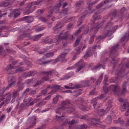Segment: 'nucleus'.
Returning <instances> with one entry per match:
<instances>
[{
    "label": "nucleus",
    "mask_w": 129,
    "mask_h": 129,
    "mask_svg": "<svg viewBox=\"0 0 129 129\" xmlns=\"http://www.w3.org/2000/svg\"><path fill=\"white\" fill-rule=\"evenodd\" d=\"M119 49V44L117 43L115 46H112L110 50V57L111 58L112 61L111 63H112L114 64L113 67H115V65L117 64V61L114 58L116 56H118V49Z\"/></svg>",
    "instance_id": "nucleus-1"
},
{
    "label": "nucleus",
    "mask_w": 129,
    "mask_h": 129,
    "mask_svg": "<svg viewBox=\"0 0 129 129\" xmlns=\"http://www.w3.org/2000/svg\"><path fill=\"white\" fill-rule=\"evenodd\" d=\"M42 2L43 1L41 0H38L37 1L35 2H31L30 4H29L26 7V15H29V14L33 13V12H34V10H36V7L33 6V5H39V4H41Z\"/></svg>",
    "instance_id": "nucleus-2"
},
{
    "label": "nucleus",
    "mask_w": 129,
    "mask_h": 129,
    "mask_svg": "<svg viewBox=\"0 0 129 129\" xmlns=\"http://www.w3.org/2000/svg\"><path fill=\"white\" fill-rule=\"evenodd\" d=\"M119 89V87L117 85H111L110 87H103V90L104 91V93L106 94L108 91H110L112 90L114 93V94H117L118 93V90Z\"/></svg>",
    "instance_id": "nucleus-3"
},
{
    "label": "nucleus",
    "mask_w": 129,
    "mask_h": 129,
    "mask_svg": "<svg viewBox=\"0 0 129 129\" xmlns=\"http://www.w3.org/2000/svg\"><path fill=\"white\" fill-rule=\"evenodd\" d=\"M87 122L89 125H97L98 122H100V119L96 118H89Z\"/></svg>",
    "instance_id": "nucleus-4"
},
{
    "label": "nucleus",
    "mask_w": 129,
    "mask_h": 129,
    "mask_svg": "<svg viewBox=\"0 0 129 129\" xmlns=\"http://www.w3.org/2000/svg\"><path fill=\"white\" fill-rule=\"evenodd\" d=\"M112 103V101L109 100L105 105L106 109L105 110L104 109H99V112H105V113L108 112L110 108L112 107V105H111Z\"/></svg>",
    "instance_id": "nucleus-5"
},
{
    "label": "nucleus",
    "mask_w": 129,
    "mask_h": 129,
    "mask_svg": "<svg viewBox=\"0 0 129 129\" xmlns=\"http://www.w3.org/2000/svg\"><path fill=\"white\" fill-rule=\"evenodd\" d=\"M75 123H78V121L73 119L71 121H69L67 119H66L64 122L62 123V125H66V124H70L69 125V128L71 129V125H73V124H75Z\"/></svg>",
    "instance_id": "nucleus-6"
},
{
    "label": "nucleus",
    "mask_w": 129,
    "mask_h": 129,
    "mask_svg": "<svg viewBox=\"0 0 129 129\" xmlns=\"http://www.w3.org/2000/svg\"><path fill=\"white\" fill-rule=\"evenodd\" d=\"M49 80V77H45L41 79V80L38 81L37 83L34 85V87H37L41 85L42 83H44V81H47Z\"/></svg>",
    "instance_id": "nucleus-7"
},
{
    "label": "nucleus",
    "mask_w": 129,
    "mask_h": 129,
    "mask_svg": "<svg viewBox=\"0 0 129 129\" xmlns=\"http://www.w3.org/2000/svg\"><path fill=\"white\" fill-rule=\"evenodd\" d=\"M21 21H25L28 24H30L32 22H34V17L30 16H25L21 19Z\"/></svg>",
    "instance_id": "nucleus-8"
},
{
    "label": "nucleus",
    "mask_w": 129,
    "mask_h": 129,
    "mask_svg": "<svg viewBox=\"0 0 129 129\" xmlns=\"http://www.w3.org/2000/svg\"><path fill=\"white\" fill-rule=\"evenodd\" d=\"M36 119L37 118L35 116L28 119V122L31 123V124L29 125V127H33V125H36Z\"/></svg>",
    "instance_id": "nucleus-9"
},
{
    "label": "nucleus",
    "mask_w": 129,
    "mask_h": 129,
    "mask_svg": "<svg viewBox=\"0 0 129 129\" xmlns=\"http://www.w3.org/2000/svg\"><path fill=\"white\" fill-rule=\"evenodd\" d=\"M129 108V103L127 102H124L123 103V105L120 108V109L122 112L125 111Z\"/></svg>",
    "instance_id": "nucleus-10"
},
{
    "label": "nucleus",
    "mask_w": 129,
    "mask_h": 129,
    "mask_svg": "<svg viewBox=\"0 0 129 129\" xmlns=\"http://www.w3.org/2000/svg\"><path fill=\"white\" fill-rule=\"evenodd\" d=\"M42 36H43V34H40L38 35H36L33 37L29 35V39H30V40H32V41H39V40H40V38L42 37Z\"/></svg>",
    "instance_id": "nucleus-11"
},
{
    "label": "nucleus",
    "mask_w": 129,
    "mask_h": 129,
    "mask_svg": "<svg viewBox=\"0 0 129 129\" xmlns=\"http://www.w3.org/2000/svg\"><path fill=\"white\" fill-rule=\"evenodd\" d=\"M118 27V26L117 25H116L113 27V29L112 30H108L106 34H105L106 37H110L111 35H112L113 33L115 32V31H116V29H117Z\"/></svg>",
    "instance_id": "nucleus-12"
},
{
    "label": "nucleus",
    "mask_w": 129,
    "mask_h": 129,
    "mask_svg": "<svg viewBox=\"0 0 129 129\" xmlns=\"http://www.w3.org/2000/svg\"><path fill=\"white\" fill-rule=\"evenodd\" d=\"M77 66L78 67L77 69V72H79V71H80V70L85 66V64L83 62V61L80 60L77 63Z\"/></svg>",
    "instance_id": "nucleus-13"
},
{
    "label": "nucleus",
    "mask_w": 129,
    "mask_h": 129,
    "mask_svg": "<svg viewBox=\"0 0 129 129\" xmlns=\"http://www.w3.org/2000/svg\"><path fill=\"white\" fill-rule=\"evenodd\" d=\"M11 5H13V1L11 0H8L7 2H1L0 3V7H4V8H6V7H8V6H11Z\"/></svg>",
    "instance_id": "nucleus-14"
},
{
    "label": "nucleus",
    "mask_w": 129,
    "mask_h": 129,
    "mask_svg": "<svg viewBox=\"0 0 129 129\" xmlns=\"http://www.w3.org/2000/svg\"><path fill=\"white\" fill-rule=\"evenodd\" d=\"M67 54H68V52H63L59 55L58 58L60 59V62H63L64 63L66 62V59H65V58Z\"/></svg>",
    "instance_id": "nucleus-15"
},
{
    "label": "nucleus",
    "mask_w": 129,
    "mask_h": 129,
    "mask_svg": "<svg viewBox=\"0 0 129 129\" xmlns=\"http://www.w3.org/2000/svg\"><path fill=\"white\" fill-rule=\"evenodd\" d=\"M5 96L6 97L5 102L6 104H8L10 101H11V98H12V94H11V92H8L5 94Z\"/></svg>",
    "instance_id": "nucleus-16"
},
{
    "label": "nucleus",
    "mask_w": 129,
    "mask_h": 129,
    "mask_svg": "<svg viewBox=\"0 0 129 129\" xmlns=\"http://www.w3.org/2000/svg\"><path fill=\"white\" fill-rule=\"evenodd\" d=\"M53 59H50L49 60L47 61H42V60L41 59H38L37 60V62L38 63V64H39L40 65H46V64H49V63H51V62H53Z\"/></svg>",
    "instance_id": "nucleus-17"
},
{
    "label": "nucleus",
    "mask_w": 129,
    "mask_h": 129,
    "mask_svg": "<svg viewBox=\"0 0 129 129\" xmlns=\"http://www.w3.org/2000/svg\"><path fill=\"white\" fill-rule=\"evenodd\" d=\"M101 67H102L103 69H105V67L102 66V64L99 62L92 69V70L93 71H94V70H98V69H100Z\"/></svg>",
    "instance_id": "nucleus-18"
},
{
    "label": "nucleus",
    "mask_w": 129,
    "mask_h": 129,
    "mask_svg": "<svg viewBox=\"0 0 129 129\" xmlns=\"http://www.w3.org/2000/svg\"><path fill=\"white\" fill-rule=\"evenodd\" d=\"M86 17V15L84 14L83 16L81 17L80 18H79V21L77 23V26L78 27H79V26L81 25V24L83 23V21H84V19H85V17Z\"/></svg>",
    "instance_id": "nucleus-19"
},
{
    "label": "nucleus",
    "mask_w": 129,
    "mask_h": 129,
    "mask_svg": "<svg viewBox=\"0 0 129 129\" xmlns=\"http://www.w3.org/2000/svg\"><path fill=\"white\" fill-rule=\"evenodd\" d=\"M34 73H35V72L34 71L33 72L30 71V72H26L23 74V76L25 78H27V77H30L31 76H33Z\"/></svg>",
    "instance_id": "nucleus-20"
},
{
    "label": "nucleus",
    "mask_w": 129,
    "mask_h": 129,
    "mask_svg": "<svg viewBox=\"0 0 129 129\" xmlns=\"http://www.w3.org/2000/svg\"><path fill=\"white\" fill-rule=\"evenodd\" d=\"M26 32H27V31H25L24 34L18 36L17 38V40L20 41V40H22V39H23V38H25L26 37H28V38H29V35H30V33H26Z\"/></svg>",
    "instance_id": "nucleus-21"
},
{
    "label": "nucleus",
    "mask_w": 129,
    "mask_h": 129,
    "mask_svg": "<svg viewBox=\"0 0 129 129\" xmlns=\"http://www.w3.org/2000/svg\"><path fill=\"white\" fill-rule=\"evenodd\" d=\"M70 104V102L68 101H63L61 102V107H63V109L66 110V108H68V107H66L67 105H69Z\"/></svg>",
    "instance_id": "nucleus-22"
},
{
    "label": "nucleus",
    "mask_w": 129,
    "mask_h": 129,
    "mask_svg": "<svg viewBox=\"0 0 129 129\" xmlns=\"http://www.w3.org/2000/svg\"><path fill=\"white\" fill-rule=\"evenodd\" d=\"M15 84H16V82L15 81L12 82V83H10L7 87H4L3 88L4 91L2 92L1 93H5V91H6V90H7V89H9V88H11V87H12L13 85H15Z\"/></svg>",
    "instance_id": "nucleus-23"
},
{
    "label": "nucleus",
    "mask_w": 129,
    "mask_h": 129,
    "mask_svg": "<svg viewBox=\"0 0 129 129\" xmlns=\"http://www.w3.org/2000/svg\"><path fill=\"white\" fill-rule=\"evenodd\" d=\"M58 38L60 40H67L68 39V33L66 32L62 35H59Z\"/></svg>",
    "instance_id": "nucleus-24"
},
{
    "label": "nucleus",
    "mask_w": 129,
    "mask_h": 129,
    "mask_svg": "<svg viewBox=\"0 0 129 129\" xmlns=\"http://www.w3.org/2000/svg\"><path fill=\"white\" fill-rule=\"evenodd\" d=\"M117 12L118 11L116 9L112 10L111 14H109V17H110V16H111L113 18H115V17H116Z\"/></svg>",
    "instance_id": "nucleus-25"
},
{
    "label": "nucleus",
    "mask_w": 129,
    "mask_h": 129,
    "mask_svg": "<svg viewBox=\"0 0 129 129\" xmlns=\"http://www.w3.org/2000/svg\"><path fill=\"white\" fill-rule=\"evenodd\" d=\"M42 73H43V74H45L46 75H47L46 76H45V77H47L48 76L49 78V76L53 75V73H54V71L51 70L50 71H44L42 72ZM48 80H49V78H48Z\"/></svg>",
    "instance_id": "nucleus-26"
},
{
    "label": "nucleus",
    "mask_w": 129,
    "mask_h": 129,
    "mask_svg": "<svg viewBox=\"0 0 129 129\" xmlns=\"http://www.w3.org/2000/svg\"><path fill=\"white\" fill-rule=\"evenodd\" d=\"M93 18L95 21H98V20H100V19H101V16L96 13L93 16Z\"/></svg>",
    "instance_id": "nucleus-27"
},
{
    "label": "nucleus",
    "mask_w": 129,
    "mask_h": 129,
    "mask_svg": "<svg viewBox=\"0 0 129 129\" xmlns=\"http://www.w3.org/2000/svg\"><path fill=\"white\" fill-rule=\"evenodd\" d=\"M65 88L67 89H77L80 88L81 86L79 85H75L73 87H68V86H64Z\"/></svg>",
    "instance_id": "nucleus-28"
},
{
    "label": "nucleus",
    "mask_w": 129,
    "mask_h": 129,
    "mask_svg": "<svg viewBox=\"0 0 129 129\" xmlns=\"http://www.w3.org/2000/svg\"><path fill=\"white\" fill-rule=\"evenodd\" d=\"M56 117L57 120H64L65 119V114H62L60 115H56Z\"/></svg>",
    "instance_id": "nucleus-29"
},
{
    "label": "nucleus",
    "mask_w": 129,
    "mask_h": 129,
    "mask_svg": "<svg viewBox=\"0 0 129 129\" xmlns=\"http://www.w3.org/2000/svg\"><path fill=\"white\" fill-rule=\"evenodd\" d=\"M114 123H120V124H123L124 123V121L123 119L118 118L117 120H115L113 121Z\"/></svg>",
    "instance_id": "nucleus-30"
},
{
    "label": "nucleus",
    "mask_w": 129,
    "mask_h": 129,
    "mask_svg": "<svg viewBox=\"0 0 129 129\" xmlns=\"http://www.w3.org/2000/svg\"><path fill=\"white\" fill-rule=\"evenodd\" d=\"M48 110H50V108H47L42 111H41L40 109H37L35 111H34V112H35V113H40V112H42L43 113L44 112H46V111H48Z\"/></svg>",
    "instance_id": "nucleus-31"
},
{
    "label": "nucleus",
    "mask_w": 129,
    "mask_h": 129,
    "mask_svg": "<svg viewBox=\"0 0 129 129\" xmlns=\"http://www.w3.org/2000/svg\"><path fill=\"white\" fill-rule=\"evenodd\" d=\"M103 77V74H102L99 77V78H98V79L97 80V81L95 83L96 86H97V85H98V84H100V83L101 82V81L102 80Z\"/></svg>",
    "instance_id": "nucleus-32"
},
{
    "label": "nucleus",
    "mask_w": 129,
    "mask_h": 129,
    "mask_svg": "<svg viewBox=\"0 0 129 129\" xmlns=\"http://www.w3.org/2000/svg\"><path fill=\"white\" fill-rule=\"evenodd\" d=\"M91 50H90L89 48H88V50H87V51H86V53L84 56V58L85 59H87V58H88V57H89V56H90V54L91 53Z\"/></svg>",
    "instance_id": "nucleus-33"
},
{
    "label": "nucleus",
    "mask_w": 129,
    "mask_h": 129,
    "mask_svg": "<svg viewBox=\"0 0 129 129\" xmlns=\"http://www.w3.org/2000/svg\"><path fill=\"white\" fill-rule=\"evenodd\" d=\"M13 14L14 18H18V16L21 15V12L18 10H15L14 11H13Z\"/></svg>",
    "instance_id": "nucleus-34"
},
{
    "label": "nucleus",
    "mask_w": 129,
    "mask_h": 129,
    "mask_svg": "<svg viewBox=\"0 0 129 129\" xmlns=\"http://www.w3.org/2000/svg\"><path fill=\"white\" fill-rule=\"evenodd\" d=\"M112 26H113V23L109 22L107 24L105 27V29H111L112 28H113V27H114L115 26L112 27Z\"/></svg>",
    "instance_id": "nucleus-35"
},
{
    "label": "nucleus",
    "mask_w": 129,
    "mask_h": 129,
    "mask_svg": "<svg viewBox=\"0 0 129 129\" xmlns=\"http://www.w3.org/2000/svg\"><path fill=\"white\" fill-rule=\"evenodd\" d=\"M65 110L68 111V112H74L75 111V109L72 107H69L68 108H66Z\"/></svg>",
    "instance_id": "nucleus-36"
},
{
    "label": "nucleus",
    "mask_w": 129,
    "mask_h": 129,
    "mask_svg": "<svg viewBox=\"0 0 129 129\" xmlns=\"http://www.w3.org/2000/svg\"><path fill=\"white\" fill-rule=\"evenodd\" d=\"M62 7V4L59 3L57 5V7H54V10L55 11L56 13H59L60 12V7Z\"/></svg>",
    "instance_id": "nucleus-37"
},
{
    "label": "nucleus",
    "mask_w": 129,
    "mask_h": 129,
    "mask_svg": "<svg viewBox=\"0 0 129 129\" xmlns=\"http://www.w3.org/2000/svg\"><path fill=\"white\" fill-rule=\"evenodd\" d=\"M63 110H65L64 109V107H60L55 110L56 113H62Z\"/></svg>",
    "instance_id": "nucleus-38"
},
{
    "label": "nucleus",
    "mask_w": 129,
    "mask_h": 129,
    "mask_svg": "<svg viewBox=\"0 0 129 129\" xmlns=\"http://www.w3.org/2000/svg\"><path fill=\"white\" fill-rule=\"evenodd\" d=\"M90 80L85 81L84 82V87H89V86H90Z\"/></svg>",
    "instance_id": "nucleus-39"
},
{
    "label": "nucleus",
    "mask_w": 129,
    "mask_h": 129,
    "mask_svg": "<svg viewBox=\"0 0 129 129\" xmlns=\"http://www.w3.org/2000/svg\"><path fill=\"white\" fill-rule=\"evenodd\" d=\"M30 91V88H27L22 93L23 97H26L27 96V93Z\"/></svg>",
    "instance_id": "nucleus-40"
},
{
    "label": "nucleus",
    "mask_w": 129,
    "mask_h": 129,
    "mask_svg": "<svg viewBox=\"0 0 129 129\" xmlns=\"http://www.w3.org/2000/svg\"><path fill=\"white\" fill-rule=\"evenodd\" d=\"M83 5H84V1H80L76 4V6L77 7H80L81 6H83Z\"/></svg>",
    "instance_id": "nucleus-41"
},
{
    "label": "nucleus",
    "mask_w": 129,
    "mask_h": 129,
    "mask_svg": "<svg viewBox=\"0 0 129 129\" xmlns=\"http://www.w3.org/2000/svg\"><path fill=\"white\" fill-rule=\"evenodd\" d=\"M54 56V52L47 53L45 54V56L46 58H51V57H53Z\"/></svg>",
    "instance_id": "nucleus-42"
},
{
    "label": "nucleus",
    "mask_w": 129,
    "mask_h": 129,
    "mask_svg": "<svg viewBox=\"0 0 129 129\" xmlns=\"http://www.w3.org/2000/svg\"><path fill=\"white\" fill-rule=\"evenodd\" d=\"M97 3V1H95L94 2L91 3V0L87 1V4L89 5V6H93L95 5V4Z\"/></svg>",
    "instance_id": "nucleus-43"
},
{
    "label": "nucleus",
    "mask_w": 129,
    "mask_h": 129,
    "mask_svg": "<svg viewBox=\"0 0 129 129\" xmlns=\"http://www.w3.org/2000/svg\"><path fill=\"white\" fill-rule=\"evenodd\" d=\"M115 80L113 78H112L110 80V83H114L115 81H118V77H115Z\"/></svg>",
    "instance_id": "nucleus-44"
},
{
    "label": "nucleus",
    "mask_w": 129,
    "mask_h": 129,
    "mask_svg": "<svg viewBox=\"0 0 129 129\" xmlns=\"http://www.w3.org/2000/svg\"><path fill=\"white\" fill-rule=\"evenodd\" d=\"M105 38H106V35L103 34L98 36L97 39L99 40H103V39H105Z\"/></svg>",
    "instance_id": "nucleus-45"
},
{
    "label": "nucleus",
    "mask_w": 129,
    "mask_h": 129,
    "mask_svg": "<svg viewBox=\"0 0 129 129\" xmlns=\"http://www.w3.org/2000/svg\"><path fill=\"white\" fill-rule=\"evenodd\" d=\"M45 8L42 9H39L37 11V14H38V15H43V14H44V12H45Z\"/></svg>",
    "instance_id": "nucleus-46"
},
{
    "label": "nucleus",
    "mask_w": 129,
    "mask_h": 129,
    "mask_svg": "<svg viewBox=\"0 0 129 129\" xmlns=\"http://www.w3.org/2000/svg\"><path fill=\"white\" fill-rule=\"evenodd\" d=\"M18 92H19V91L16 90L15 91H14L13 93L12 98H17V96H18Z\"/></svg>",
    "instance_id": "nucleus-47"
},
{
    "label": "nucleus",
    "mask_w": 129,
    "mask_h": 129,
    "mask_svg": "<svg viewBox=\"0 0 129 129\" xmlns=\"http://www.w3.org/2000/svg\"><path fill=\"white\" fill-rule=\"evenodd\" d=\"M14 67L12 66V64H10L9 66H7V67L6 68V71H10V70H12V69H13Z\"/></svg>",
    "instance_id": "nucleus-48"
},
{
    "label": "nucleus",
    "mask_w": 129,
    "mask_h": 129,
    "mask_svg": "<svg viewBox=\"0 0 129 129\" xmlns=\"http://www.w3.org/2000/svg\"><path fill=\"white\" fill-rule=\"evenodd\" d=\"M45 104H46V102H40L38 103L36 106H37V107H41V106H42V105H45Z\"/></svg>",
    "instance_id": "nucleus-49"
},
{
    "label": "nucleus",
    "mask_w": 129,
    "mask_h": 129,
    "mask_svg": "<svg viewBox=\"0 0 129 129\" xmlns=\"http://www.w3.org/2000/svg\"><path fill=\"white\" fill-rule=\"evenodd\" d=\"M84 28V27H81L79 28V29H78V30H77L76 31V35H78V34H80V33H81L82 29Z\"/></svg>",
    "instance_id": "nucleus-50"
},
{
    "label": "nucleus",
    "mask_w": 129,
    "mask_h": 129,
    "mask_svg": "<svg viewBox=\"0 0 129 129\" xmlns=\"http://www.w3.org/2000/svg\"><path fill=\"white\" fill-rule=\"evenodd\" d=\"M50 39L48 38H46L42 41L43 43H45V44H50Z\"/></svg>",
    "instance_id": "nucleus-51"
},
{
    "label": "nucleus",
    "mask_w": 129,
    "mask_h": 129,
    "mask_svg": "<svg viewBox=\"0 0 129 129\" xmlns=\"http://www.w3.org/2000/svg\"><path fill=\"white\" fill-rule=\"evenodd\" d=\"M120 12L121 13V14L122 15H123V14H124L125 13H126V9H125V7H123L120 10Z\"/></svg>",
    "instance_id": "nucleus-52"
},
{
    "label": "nucleus",
    "mask_w": 129,
    "mask_h": 129,
    "mask_svg": "<svg viewBox=\"0 0 129 129\" xmlns=\"http://www.w3.org/2000/svg\"><path fill=\"white\" fill-rule=\"evenodd\" d=\"M80 42V38H77L76 41L75 43L74 47H76L79 45V42Z\"/></svg>",
    "instance_id": "nucleus-53"
},
{
    "label": "nucleus",
    "mask_w": 129,
    "mask_h": 129,
    "mask_svg": "<svg viewBox=\"0 0 129 129\" xmlns=\"http://www.w3.org/2000/svg\"><path fill=\"white\" fill-rule=\"evenodd\" d=\"M56 42H58V39L54 38L53 39H51L49 41V44H53V43H56Z\"/></svg>",
    "instance_id": "nucleus-54"
},
{
    "label": "nucleus",
    "mask_w": 129,
    "mask_h": 129,
    "mask_svg": "<svg viewBox=\"0 0 129 129\" xmlns=\"http://www.w3.org/2000/svg\"><path fill=\"white\" fill-rule=\"evenodd\" d=\"M106 120L108 121V123H110V122L112 121L111 116L108 115L106 118Z\"/></svg>",
    "instance_id": "nucleus-55"
},
{
    "label": "nucleus",
    "mask_w": 129,
    "mask_h": 129,
    "mask_svg": "<svg viewBox=\"0 0 129 129\" xmlns=\"http://www.w3.org/2000/svg\"><path fill=\"white\" fill-rule=\"evenodd\" d=\"M9 29V27L6 26H0V31H4V30H7Z\"/></svg>",
    "instance_id": "nucleus-56"
},
{
    "label": "nucleus",
    "mask_w": 129,
    "mask_h": 129,
    "mask_svg": "<svg viewBox=\"0 0 129 129\" xmlns=\"http://www.w3.org/2000/svg\"><path fill=\"white\" fill-rule=\"evenodd\" d=\"M104 5V4H103V2L100 3L99 5H98L96 6V9H97V10H98L99 9H100V8H102V7H103Z\"/></svg>",
    "instance_id": "nucleus-57"
},
{
    "label": "nucleus",
    "mask_w": 129,
    "mask_h": 129,
    "mask_svg": "<svg viewBox=\"0 0 129 129\" xmlns=\"http://www.w3.org/2000/svg\"><path fill=\"white\" fill-rule=\"evenodd\" d=\"M33 79H28L25 81L26 84H30L33 82Z\"/></svg>",
    "instance_id": "nucleus-58"
},
{
    "label": "nucleus",
    "mask_w": 129,
    "mask_h": 129,
    "mask_svg": "<svg viewBox=\"0 0 129 129\" xmlns=\"http://www.w3.org/2000/svg\"><path fill=\"white\" fill-rule=\"evenodd\" d=\"M6 97V94L3 95L0 94V100L4 101V100H5V99Z\"/></svg>",
    "instance_id": "nucleus-59"
},
{
    "label": "nucleus",
    "mask_w": 129,
    "mask_h": 129,
    "mask_svg": "<svg viewBox=\"0 0 129 129\" xmlns=\"http://www.w3.org/2000/svg\"><path fill=\"white\" fill-rule=\"evenodd\" d=\"M79 108L82 109V110H87L86 107H85V106H84V105H80Z\"/></svg>",
    "instance_id": "nucleus-60"
},
{
    "label": "nucleus",
    "mask_w": 129,
    "mask_h": 129,
    "mask_svg": "<svg viewBox=\"0 0 129 129\" xmlns=\"http://www.w3.org/2000/svg\"><path fill=\"white\" fill-rule=\"evenodd\" d=\"M96 47H97V45H96L94 46L89 47V49L91 51V52H92V51H95V50L96 49Z\"/></svg>",
    "instance_id": "nucleus-61"
},
{
    "label": "nucleus",
    "mask_w": 129,
    "mask_h": 129,
    "mask_svg": "<svg viewBox=\"0 0 129 129\" xmlns=\"http://www.w3.org/2000/svg\"><path fill=\"white\" fill-rule=\"evenodd\" d=\"M126 93V88H123L121 91V94L123 95Z\"/></svg>",
    "instance_id": "nucleus-62"
},
{
    "label": "nucleus",
    "mask_w": 129,
    "mask_h": 129,
    "mask_svg": "<svg viewBox=\"0 0 129 129\" xmlns=\"http://www.w3.org/2000/svg\"><path fill=\"white\" fill-rule=\"evenodd\" d=\"M23 88H24V86H23V85H19L18 87V89L16 90L18 91V92H19V91H21V90H23Z\"/></svg>",
    "instance_id": "nucleus-63"
},
{
    "label": "nucleus",
    "mask_w": 129,
    "mask_h": 129,
    "mask_svg": "<svg viewBox=\"0 0 129 129\" xmlns=\"http://www.w3.org/2000/svg\"><path fill=\"white\" fill-rule=\"evenodd\" d=\"M127 85V82L125 81L122 84V88H126V85Z\"/></svg>",
    "instance_id": "nucleus-64"
}]
</instances>
